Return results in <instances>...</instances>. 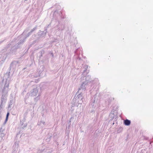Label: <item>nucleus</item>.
I'll return each mask as SVG.
<instances>
[{
	"label": "nucleus",
	"mask_w": 153,
	"mask_h": 153,
	"mask_svg": "<svg viewBox=\"0 0 153 153\" xmlns=\"http://www.w3.org/2000/svg\"><path fill=\"white\" fill-rule=\"evenodd\" d=\"M36 27H35L31 31L29 32L28 34H27V36L26 37H23V40H22V39L20 41V42H19V43L20 44H22L23 43L25 40V39L27 37L29 36L32 33V32H33L34 30H36Z\"/></svg>",
	"instance_id": "20e7f679"
},
{
	"label": "nucleus",
	"mask_w": 153,
	"mask_h": 153,
	"mask_svg": "<svg viewBox=\"0 0 153 153\" xmlns=\"http://www.w3.org/2000/svg\"><path fill=\"white\" fill-rule=\"evenodd\" d=\"M124 124L126 126H129L130 124L131 121L128 119H126L124 121Z\"/></svg>",
	"instance_id": "39448f33"
},
{
	"label": "nucleus",
	"mask_w": 153,
	"mask_h": 153,
	"mask_svg": "<svg viewBox=\"0 0 153 153\" xmlns=\"http://www.w3.org/2000/svg\"><path fill=\"white\" fill-rule=\"evenodd\" d=\"M90 77V76L89 75H87V76L85 77V80L82 83L80 88L79 89L78 91L81 89L85 90L88 84L91 81V79Z\"/></svg>",
	"instance_id": "7ed1b4c3"
},
{
	"label": "nucleus",
	"mask_w": 153,
	"mask_h": 153,
	"mask_svg": "<svg viewBox=\"0 0 153 153\" xmlns=\"http://www.w3.org/2000/svg\"><path fill=\"white\" fill-rule=\"evenodd\" d=\"M18 143L17 142H15L14 143L13 147H14V149L15 151L17 150L18 147Z\"/></svg>",
	"instance_id": "423d86ee"
},
{
	"label": "nucleus",
	"mask_w": 153,
	"mask_h": 153,
	"mask_svg": "<svg viewBox=\"0 0 153 153\" xmlns=\"http://www.w3.org/2000/svg\"><path fill=\"white\" fill-rule=\"evenodd\" d=\"M109 117L111 118V119L112 120L114 117H115L116 116H115L114 113H111L109 115Z\"/></svg>",
	"instance_id": "6e6552de"
},
{
	"label": "nucleus",
	"mask_w": 153,
	"mask_h": 153,
	"mask_svg": "<svg viewBox=\"0 0 153 153\" xmlns=\"http://www.w3.org/2000/svg\"><path fill=\"white\" fill-rule=\"evenodd\" d=\"M9 113L8 112L6 115V121H7V120L8 117L9 115Z\"/></svg>",
	"instance_id": "9d476101"
},
{
	"label": "nucleus",
	"mask_w": 153,
	"mask_h": 153,
	"mask_svg": "<svg viewBox=\"0 0 153 153\" xmlns=\"http://www.w3.org/2000/svg\"><path fill=\"white\" fill-rule=\"evenodd\" d=\"M80 103H82V102H83V99L82 98L81 100H80Z\"/></svg>",
	"instance_id": "f8f14e48"
},
{
	"label": "nucleus",
	"mask_w": 153,
	"mask_h": 153,
	"mask_svg": "<svg viewBox=\"0 0 153 153\" xmlns=\"http://www.w3.org/2000/svg\"><path fill=\"white\" fill-rule=\"evenodd\" d=\"M38 125L42 127H44L45 125V122L43 121H40V122L38 123Z\"/></svg>",
	"instance_id": "0eeeda50"
},
{
	"label": "nucleus",
	"mask_w": 153,
	"mask_h": 153,
	"mask_svg": "<svg viewBox=\"0 0 153 153\" xmlns=\"http://www.w3.org/2000/svg\"><path fill=\"white\" fill-rule=\"evenodd\" d=\"M13 104V100H10V102H9L8 108H10L11 107V105H12Z\"/></svg>",
	"instance_id": "1a4fd4ad"
},
{
	"label": "nucleus",
	"mask_w": 153,
	"mask_h": 153,
	"mask_svg": "<svg viewBox=\"0 0 153 153\" xmlns=\"http://www.w3.org/2000/svg\"><path fill=\"white\" fill-rule=\"evenodd\" d=\"M82 95L81 94H79L77 96V97H78V98H79L80 97H82Z\"/></svg>",
	"instance_id": "9b49d317"
},
{
	"label": "nucleus",
	"mask_w": 153,
	"mask_h": 153,
	"mask_svg": "<svg viewBox=\"0 0 153 153\" xmlns=\"http://www.w3.org/2000/svg\"><path fill=\"white\" fill-rule=\"evenodd\" d=\"M10 72H6L4 76L2 83L4 84V87L2 90V94L1 99L0 107L2 108L7 101V97L8 91V86L11 80L10 76Z\"/></svg>",
	"instance_id": "f257e3e1"
},
{
	"label": "nucleus",
	"mask_w": 153,
	"mask_h": 153,
	"mask_svg": "<svg viewBox=\"0 0 153 153\" xmlns=\"http://www.w3.org/2000/svg\"><path fill=\"white\" fill-rule=\"evenodd\" d=\"M44 152V151H42V152Z\"/></svg>",
	"instance_id": "2eb2a0df"
},
{
	"label": "nucleus",
	"mask_w": 153,
	"mask_h": 153,
	"mask_svg": "<svg viewBox=\"0 0 153 153\" xmlns=\"http://www.w3.org/2000/svg\"><path fill=\"white\" fill-rule=\"evenodd\" d=\"M71 120H70V121H69V123H68V124H69V125H70V124H70V123H71Z\"/></svg>",
	"instance_id": "ddd939ff"
},
{
	"label": "nucleus",
	"mask_w": 153,
	"mask_h": 153,
	"mask_svg": "<svg viewBox=\"0 0 153 153\" xmlns=\"http://www.w3.org/2000/svg\"><path fill=\"white\" fill-rule=\"evenodd\" d=\"M28 96V94H27V96Z\"/></svg>",
	"instance_id": "f3484780"
},
{
	"label": "nucleus",
	"mask_w": 153,
	"mask_h": 153,
	"mask_svg": "<svg viewBox=\"0 0 153 153\" xmlns=\"http://www.w3.org/2000/svg\"><path fill=\"white\" fill-rule=\"evenodd\" d=\"M40 36H42V35H40Z\"/></svg>",
	"instance_id": "dca6fc26"
},
{
	"label": "nucleus",
	"mask_w": 153,
	"mask_h": 153,
	"mask_svg": "<svg viewBox=\"0 0 153 153\" xmlns=\"http://www.w3.org/2000/svg\"><path fill=\"white\" fill-rule=\"evenodd\" d=\"M29 95L31 97H34L38 95V96L34 98L35 101H37L39 100V94L38 93V89L37 87H35L33 88L30 92L29 93Z\"/></svg>",
	"instance_id": "f03ea898"
},
{
	"label": "nucleus",
	"mask_w": 153,
	"mask_h": 153,
	"mask_svg": "<svg viewBox=\"0 0 153 153\" xmlns=\"http://www.w3.org/2000/svg\"><path fill=\"white\" fill-rule=\"evenodd\" d=\"M42 32H41V31H40L39 32V35H40V33H42Z\"/></svg>",
	"instance_id": "4468645a"
}]
</instances>
